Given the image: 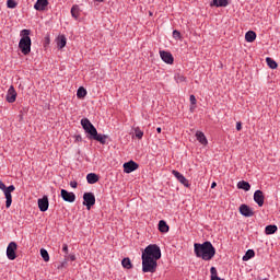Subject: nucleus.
<instances>
[{
	"label": "nucleus",
	"instance_id": "1",
	"mask_svg": "<svg viewBox=\"0 0 280 280\" xmlns=\"http://www.w3.org/2000/svg\"><path fill=\"white\" fill-rule=\"evenodd\" d=\"M194 248L196 257L203 259V261H211V259L215 257V247H213V244L209 241H206L202 244L195 243Z\"/></svg>",
	"mask_w": 280,
	"mask_h": 280
},
{
	"label": "nucleus",
	"instance_id": "2",
	"mask_svg": "<svg viewBox=\"0 0 280 280\" xmlns=\"http://www.w3.org/2000/svg\"><path fill=\"white\" fill-rule=\"evenodd\" d=\"M30 34H32V32L25 28L20 33L22 38L20 39L19 48L24 56H30V52L32 51V38L30 37Z\"/></svg>",
	"mask_w": 280,
	"mask_h": 280
},
{
	"label": "nucleus",
	"instance_id": "3",
	"mask_svg": "<svg viewBox=\"0 0 280 280\" xmlns=\"http://www.w3.org/2000/svg\"><path fill=\"white\" fill-rule=\"evenodd\" d=\"M156 261L159 260L152 257L142 256V272H156V268H159V262Z\"/></svg>",
	"mask_w": 280,
	"mask_h": 280
},
{
	"label": "nucleus",
	"instance_id": "4",
	"mask_svg": "<svg viewBox=\"0 0 280 280\" xmlns=\"http://www.w3.org/2000/svg\"><path fill=\"white\" fill-rule=\"evenodd\" d=\"M142 257H151V259H161V247L156 244H151L145 247L144 253H142Z\"/></svg>",
	"mask_w": 280,
	"mask_h": 280
},
{
	"label": "nucleus",
	"instance_id": "5",
	"mask_svg": "<svg viewBox=\"0 0 280 280\" xmlns=\"http://www.w3.org/2000/svg\"><path fill=\"white\" fill-rule=\"evenodd\" d=\"M81 126H82L83 130L88 135H90L89 137H91L92 135H95V132L97 131V129L95 128V126H93L91 124V120H89V118L81 119Z\"/></svg>",
	"mask_w": 280,
	"mask_h": 280
},
{
	"label": "nucleus",
	"instance_id": "6",
	"mask_svg": "<svg viewBox=\"0 0 280 280\" xmlns=\"http://www.w3.org/2000/svg\"><path fill=\"white\" fill-rule=\"evenodd\" d=\"M83 205L88 210H91V207L95 205V195L93 192H84Z\"/></svg>",
	"mask_w": 280,
	"mask_h": 280
},
{
	"label": "nucleus",
	"instance_id": "7",
	"mask_svg": "<svg viewBox=\"0 0 280 280\" xmlns=\"http://www.w3.org/2000/svg\"><path fill=\"white\" fill-rule=\"evenodd\" d=\"M16 248L18 245L15 242H11L7 247V257L11 261H14V259H16Z\"/></svg>",
	"mask_w": 280,
	"mask_h": 280
},
{
	"label": "nucleus",
	"instance_id": "8",
	"mask_svg": "<svg viewBox=\"0 0 280 280\" xmlns=\"http://www.w3.org/2000/svg\"><path fill=\"white\" fill-rule=\"evenodd\" d=\"M14 189H16V187H14V185H11L7 187V189L3 191L7 200L5 201L7 209H10V207H12V191H14Z\"/></svg>",
	"mask_w": 280,
	"mask_h": 280
},
{
	"label": "nucleus",
	"instance_id": "9",
	"mask_svg": "<svg viewBox=\"0 0 280 280\" xmlns=\"http://www.w3.org/2000/svg\"><path fill=\"white\" fill-rule=\"evenodd\" d=\"M122 167L126 174H132V172H135L136 170H139V164H137V162L135 161H129V162H126L122 165Z\"/></svg>",
	"mask_w": 280,
	"mask_h": 280
},
{
	"label": "nucleus",
	"instance_id": "10",
	"mask_svg": "<svg viewBox=\"0 0 280 280\" xmlns=\"http://www.w3.org/2000/svg\"><path fill=\"white\" fill-rule=\"evenodd\" d=\"M160 58H162L163 62L166 65H174V56L170 51L160 50Z\"/></svg>",
	"mask_w": 280,
	"mask_h": 280
},
{
	"label": "nucleus",
	"instance_id": "11",
	"mask_svg": "<svg viewBox=\"0 0 280 280\" xmlns=\"http://www.w3.org/2000/svg\"><path fill=\"white\" fill-rule=\"evenodd\" d=\"M16 90L14 89V85H11L7 92L5 100L9 104H14L16 102Z\"/></svg>",
	"mask_w": 280,
	"mask_h": 280
},
{
	"label": "nucleus",
	"instance_id": "12",
	"mask_svg": "<svg viewBox=\"0 0 280 280\" xmlns=\"http://www.w3.org/2000/svg\"><path fill=\"white\" fill-rule=\"evenodd\" d=\"M240 213L241 215H244V218H253V215H255L253 209H250L246 203L240 206Z\"/></svg>",
	"mask_w": 280,
	"mask_h": 280
},
{
	"label": "nucleus",
	"instance_id": "13",
	"mask_svg": "<svg viewBox=\"0 0 280 280\" xmlns=\"http://www.w3.org/2000/svg\"><path fill=\"white\" fill-rule=\"evenodd\" d=\"M172 174L182 185H184V187H189V180H187L184 174H180V172L176 170H173Z\"/></svg>",
	"mask_w": 280,
	"mask_h": 280
},
{
	"label": "nucleus",
	"instance_id": "14",
	"mask_svg": "<svg viewBox=\"0 0 280 280\" xmlns=\"http://www.w3.org/2000/svg\"><path fill=\"white\" fill-rule=\"evenodd\" d=\"M37 205H38L39 211L45 213V211L49 209V198L47 196H44L42 199H38Z\"/></svg>",
	"mask_w": 280,
	"mask_h": 280
},
{
	"label": "nucleus",
	"instance_id": "15",
	"mask_svg": "<svg viewBox=\"0 0 280 280\" xmlns=\"http://www.w3.org/2000/svg\"><path fill=\"white\" fill-rule=\"evenodd\" d=\"M61 198L65 202H75V194L69 192L67 189H61Z\"/></svg>",
	"mask_w": 280,
	"mask_h": 280
},
{
	"label": "nucleus",
	"instance_id": "16",
	"mask_svg": "<svg viewBox=\"0 0 280 280\" xmlns=\"http://www.w3.org/2000/svg\"><path fill=\"white\" fill-rule=\"evenodd\" d=\"M89 139H93L94 141H100L102 145H106V140L108 139V136L97 133V130L95 133H92Z\"/></svg>",
	"mask_w": 280,
	"mask_h": 280
},
{
	"label": "nucleus",
	"instance_id": "17",
	"mask_svg": "<svg viewBox=\"0 0 280 280\" xmlns=\"http://www.w3.org/2000/svg\"><path fill=\"white\" fill-rule=\"evenodd\" d=\"M264 200H266V197H264V191L256 190L254 192V201L258 205V207H264Z\"/></svg>",
	"mask_w": 280,
	"mask_h": 280
},
{
	"label": "nucleus",
	"instance_id": "18",
	"mask_svg": "<svg viewBox=\"0 0 280 280\" xmlns=\"http://www.w3.org/2000/svg\"><path fill=\"white\" fill-rule=\"evenodd\" d=\"M47 5H49V0H37L36 3L34 4V8L38 12H43V10H45V8H47Z\"/></svg>",
	"mask_w": 280,
	"mask_h": 280
},
{
	"label": "nucleus",
	"instance_id": "19",
	"mask_svg": "<svg viewBox=\"0 0 280 280\" xmlns=\"http://www.w3.org/2000/svg\"><path fill=\"white\" fill-rule=\"evenodd\" d=\"M197 141H199V143H201V145H207L209 143V141L207 140V136H205V132L202 131H197L195 135Z\"/></svg>",
	"mask_w": 280,
	"mask_h": 280
},
{
	"label": "nucleus",
	"instance_id": "20",
	"mask_svg": "<svg viewBox=\"0 0 280 280\" xmlns=\"http://www.w3.org/2000/svg\"><path fill=\"white\" fill-rule=\"evenodd\" d=\"M86 180H88L89 185H95V183H97L100 180V176H97V174H95V173H89L86 175Z\"/></svg>",
	"mask_w": 280,
	"mask_h": 280
},
{
	"label": "nucleus",
	"instance_id": "21",
	"mask_svg": "<svg viewBox=\"0 0 280 280\" xmlns=\"http://www.w3.org/2000/svg\"><path fill=\"white\" fill-rule=\"evenodd\" d=\"M257 38V33H255V31H248L245 34V40L247 43H255V39Z\"/></svg>",
	"mask_w": 280,
	"mask_h": 280
},
{
	"label": "nucleus",
	"instance_id": "22",
	"mask_svg": "<svg viewBox=\"0 0 280 280\" xmlns=\"http://www.w3.org/2000/svg\"><path fill=\"white\" fill-rule=\"evenodd\" d=\"M57 46L58 49H65V47H67V37L65 35H60L57 38Z\"/></svg>",
	"mask_w": 280,
	"mask_h": 280
},
{
	"label": "nucleus",
	"instance_id": "23",
	"mask_svg": "<svg viewBox=\"0 0 280 280\" xmlns=\"http://www.w3.org/2000/svg\"><path fill=\"white\" fill-rule=\"evenodd\" d=\"M159 231H160V233H168L170 232V225H167V222H165V220H160Z\"/></svg>",
	"mask_w": 280,
	"mask_h": 280
},
{
	"label": "nucleus",
	"instance_id": "24",
	"mask_svg": "<svg viewBox=\"0 0 280 280\" xmlns=\"http://www.w3.org/2000/svg\"><path fill=\"white\" fill-rule=\"evenodd\" d=\"M211 5H215V8H226L229 0H212Z\"/></svg>",
	"mask_w": 280,
	"mask_h": 280
},
{
	"label": "nucleus",
	"instance_id": "25",
	"mask_svg": "<svg viewBox=\"0 0 280 280\" xmlns=\"http://www.w3.org/2000/svg\"><path fill=\"white\" fill-rule=\"evenodd\" d=\"M237 188L244 191H250V184L246 180H241L237 183Z\"/></svg>",
	"mask_w": 280,
	"mask_h": 280
},
{
	"label": "nucleus",
	"instance_id": "26",
	"mask_svg": "<svg viewBox=\"0 0 280 280\" xmlns=\"http://www.w3.org/2000/svg\"><path fill=\"white\" fill-rule=\"evenodd\" d=\"M71 16L73 19H79L80 16V7L78 4H74L72 8H71Z\"/></svg>",
	"mask_w": 280,
	"mask_h": 280
},
{
	"label": "nucleus",
	"instance_id": "27",
	"mask_svg": "<svg viewBox=\"0 0 280 280\" xmlns=\"http://www.w3.org/2000/svg\"><path fill=\"white\" fill-rule=\"evenodd\" d=\"M278 231L277 225H267L265 228L266 235H275V232Z\"/></svg>",
	"mask_w": 280,
	"mask_h": 280
},
{
	"label": "nucleus",
	"instance_id": "28",
	"mask_svg": "<svg viewBox=\"0 0 280 280\" xmlns=\"http://www.w3.org/2000/svg\"><path fill=\"white\" fill-rule=\"evenodd\" d=\"M77 97L79 100H84V97H86V89H84L83 86H80L77 91Z\"/></svg>",
	"mask_w": 280,
	"mask_h": 280
},
{
	"label": "nucleus",
	"instance_id": "29",
	"mask_svg": "<svg viewBox=\"0 0 280 280\" xmlns=\"http://www.w3.org/2000/svg\"><path fill=\"white\" fill-rule=\"evenodd\" d=\"M266 62L269 67V69H277V67H279V65H277V61H275V59L267 57L266 58Z\"/></svg>",
	"mask_w": 280,
	"mask_h": 280
},
{
	"label": "nucleus",
	"instance_id": "30",
	"mask_svg": "<svg viewBox=\"0 0 280 280\" xmlns=\"http://www.w3.org/2000/svg\"><path fill=\"white\" fill-rule=\"evenodd\" d=\"M253 257H255V250L248 249L243 256V261H248V259H253Z\"/></svg>",
	"mask_w": 280,
	"mask_h": 280
},
{
	"label": "nucleus",
	"instance_id": "31",
	"mask_svg": "<svg viewBox=\"0 0 280 280\" xmlns=\"http://www.w3.org/2000/svg\"><path fill=\"white\" fill-rule=\"evenodd\" d=\"M213 279H222L220 277H218V269L215 267H211L210 268V280H213Z\"/></svg>",
	"mask_w": 280,
	"mask_h": 280
},
{
	"label": "nucleus",
	"instance_id": "32",
	"mask_svg": "<svg viewBox=\"0 0 280 280\" xmlns=\"http://www.w3.org/2000/svg\"><path fill=\"white\" fill-rule=\"evenodd\" d=\"M121 265L127 270H130L132 268V262L130 261V258H124L122 261H121Z\"/></svg>",
	"mask_w": 280,
	"mask_h": 280
},
{
	"label": "nucleus",
	"instance_id": "33",
	"mask_svg": "<svg viewBox=\"0 0 280 280\" xmlns=\"http://www.w3.org/2000/svg\"><path fill=\"white\" fill-rule=\"evenodd\" d=\"M40 255H42V258L44 259V261H49V253L47 252V249L42 248Z\"/></svg>",
	"mask_w": 280,
	"mask_h": 280
},
{
	"label": "nucleus",
	"instance_id": "34",
	"mask_svg": "<svg viewBox=\"0 0 280 280\" xmlns=\"http://www.w3.org/2000/svg\"><path fill=\"white\" fill-rule=\"evenodd\" d=\"M135 135H136L137 139H143V131L141 130V128L136 127Z\"/></svg>",
	"mask_w": 280,
	"mask_h": 280
},
{
	"label": "nucleus",
	"instance_id": "35",
	"mask_svg": "<svg viewBox=\"0 0 280 280\" xmlns=\"http://www.w3.org/2000/svg\"><path fill=\"white\" fill-rule=\"evenodd\" d=\"M69 258H65L63 261L58 266V270H62V268H67Z\"/></svg>",
	"mask_w": 280,
	"mask_h": 280
},
{
	"label": "nucleus",
	"instance_id": "36",
	"mask_svg": "<svg viewBox=\"0 0 280 280\" xmlns=\"http://www.w3.org/2000/svg\"><path fill=\"white\" fill-rule=\"evenodd\" d=\"M7 5L8 8L14 9L16 8V2L14 0H8Z\"/></svg>",
	"mask_w": 280,
	"mask_h": 280
},
{
	"label": "nucleus",
	"instance_id": "37",
	"mask_svg": "<svg viewBox=\"0 0 280 280\" xmlns=\"http://www.w3.org/2000/svg\"><path fill=\"white\" fill-rule=\"evenodd\" d=\"M173 38H175L176 40H180L182 36L177 30L173 31Z\"/></svg>",
	"mask_w": 280,
	"mask_h": 280
},
{
	"label": "nucleus",
	"instance_id": "38",
	"mask_svg": "<svg viewBox=\"0 0 280 280\" xmlns=\"http://www.w3.org/2000/svg\"><path fill=\"white\" fill-rule=\"evenodd\" d=\"M65 258L68 259V261L69 260L70 261H75V255H73V254H70V255L68 254V255L65 256Z\"/></svg>",
	"mask_w": 280,
	"mask_h": 280
},
{
	"label": "nucleus",
	"instance_id": "39",
	"mask_svg": "<svg viewBox=\"0 0 280 280\" xmlns=\"http://www.w3.org/2000/svg\"><path fill=\"white\" fill-rule=\"evenodd\" d=\"M62 253H65V256L69 255V246L67 244L62 245Z\"/></svg>",
	"mask_w": 280,
	"mask_h": 280
},
{
	"label": "nucleus",
	"instance_id": "40",
	"mask_svg": "<svg viewBox=\"0 0 280 280\" xmlns=\"http://www.w3.org/2000/svg\"><path fill=\"white\" fill-rule=\"evenodd\" d=\"M187 80V78H185V75H177V82H185Z\"/></svg>",
	"mask_w": 280,
	"mask_h": 280
},
{
	"label": "nucleus",
	"instance_id": "41",
	"mask_svg": "<svg viewBox=\"0 0 280 280\" xmlns=\"http://www.w3.org/2000/svg\"><path fill=\"white\" fill-rule=\"evenodd\" d=\"M196 96L192 94V95H190V104L192 105V106H196Z\"/></svg>",
	"mask_w": 280,
	"mask_h": 280
},
{
	"label": "nucleus",
	"instance_id": "42",
	"mask_svg": "<svg viewBox=\"0 0 280 280\" xmlns=\"http://www.w3.org/2000/svg\"><path fill=\"white\" fill-rule=\"evenodd\" d=\"M70 187H72V189H77L78 188V182H75V180L70 182Z\"/></svg>",
	"mask_w": 280,
	"mask_h": 280
},
{
	"label": "nucleus",
	"instance_id": "43",
	"mask_svg": "<svg viewBox=\"0 0 280 280\" xmlns=\"http://www.w3.org/2000/svg\"><path fill=\"white\" fill-rule=\"evenodd\" d=\"M0 189L2 191H5V189H8V187L5 186V184L3 182L0 180Z\"/></svg>",
	"mask_w": 280,
	"mask_h": 280
},
{
	"label": "nucleus",
	"instance_id": "44",
	"mask_svg": "<svg viewBox=\"0 0 280 280\" xmlns=\"http://www.w3.org/2000/svg\"><path fill=\"white\" fill-rule=\"evenodd\" d=\"M236 130H242V122H236Z\"/></svg>",
	"mask_w": 280,
	"mask_h": 280
},
{
	"label": "nucleus",
	"instance_id": "45",
	"mask_svg": "<svg viewBox=\"0 0 280 280\" xmlns=\"http://www.w3.org/2000/svg\"><path fill=\"white\" fill-rule=\"evenodd\" d=\"M215 187H218V184H217L215 182H213V183L211 184V189H215Z\"/></svg>",
	"mask_w": 280,
	"mask_h": 280
},
{
	"label": "nucleus",
	"instance_id": "46",
	"mask_svg": "<svg viewBox=\"0 0 280 280\" xmlns=\"http://www.w3.org/2000/svg\"><path fill=\"white\" fill-rule=\"evenodd\" d=\"M161 130H162L161 127L156 128V132L161 133Z\"/></svg>",
	"mask_w": 280,
	"mask_h": 280
},
{
	"label": "nucleus",
	"instance_id": "47",
	"mask_svg": "<svg viewBox=\"0 0 280 280\" xmlns=\"http://www.w3.org/2000/svg\"><path fill=\"white\" fill-rule=\"evenodd\" d=\"M98 3H104V0H96Z\"/></svg>",
	"mask_w": 280,
	"mask_h": 280
},
{
	"label": "nucleus",
	"instance_id": "48",
	"mask_svg": "<svg viewBox=\"0 0 280 280\" xmlns=\"http://www.w3.org/2000/svg\"><path fill=\"white\" fill-rule=\"evenodd\" d=\"M213 280H224V279H213Z\"/></svg>",
	"mask_w": 280,
	"mask_h": 280
},
{
	"label": "nucleus",
	"instance_id": "49",
	"mask_svg": "<svg viewBox=\"0 0 280 280\" xmlns=\"http://www.w3.org/2000/svg\"><path fill=\"white\" fill-rule=\"evenodd\" d=\"M190 110H194V107H190Z\"/></svg>",
	"mask_w": 280,
	"mask_h": 280
},
{
	"label": "nucleus",
	"instance_id": "50",
	"mask_svg": "<svg viewBox=\"0 0 280 280\" xmlns=\"http://www.w3.org/2000/svg\"><path fill=\"white\" fill-rule=\"evenodd\" d=\"M262 280H268L267 278L262 279Z\"/></svg>",
	"mask_w": 280,
	"mask_h": 280
}]
</instances>
